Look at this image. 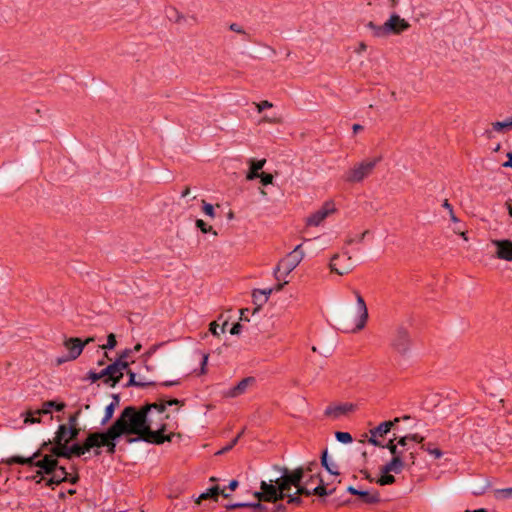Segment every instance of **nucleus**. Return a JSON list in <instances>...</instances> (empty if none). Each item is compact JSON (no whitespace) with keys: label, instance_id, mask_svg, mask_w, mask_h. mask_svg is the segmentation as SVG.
Wrapping results in <instances>:
<instances>
[{"label":"nucleus","instance_id":"nucleus-54","mask_svg":"<svg viewBox=\"0 0 512 512\" xmlns=\"http://www.w3.org/2000/svg\"><path fill=\"white\" fill-rule=\"evenodd\" d=\"M408 438H409V441H414L416 443H419V444H425L424 443V437L415 433V434H409L408 435Z\"/></svg>","mask_w":512,"mask_h":512},{"label":"nucleus","instance_id":"nucleus-30","mask_svg":"<svg viewBox=\"0 0 512 512\" xmlns=\"http://www.w3.org/2000/svg\"><path fill=\"white\" fill-rule=\"evenodd\" d=\"M494 496L496 499H512V487L496 489L494 491Z\"/></svg>","mask_w":512,"mask_h":512},{"label":"nucleus","instance_id":"nucleus-40","mask_svg":"<svg viewBox=\"0 0 512 512\" xmlns=\"http://www.w3.org/2000/svg\"><path fill=\"white\" fill-rule=\"evenodd\" d=\"M328 452L327 450H325L323 453H322V456H321V464L323 467H325V469L333 474V475H338L339 474V471L338 470H334V469H330V464L328 463Z\"/></svg>","mask_w":512,"mask_h":512},{"label":"nucleus","instance_id":"nucleus-47","mask_svg":"<svg viewBox=\"0 0 512 512\" xmlns=\"http://www.w3.org/2000/svg\"><path fill=\"white\" fill-rule=\"evenodd\" d=\"M259 178L264 186L272 184L273 182V175L269 173L261 172Z\"/></svg>","mask_w":512,"mask_h":512},{"label":"nucleus","instance_id":"nucleus-36","mask_svg":"<svg viewBox=\"0 0 512 512\" xmlns=\"http://www.w3.org/2000/svg\"><path fill=\"white\" fill-rule=\"evenodd\" d=\"M196 227L199 228L204 234L213 232L214 235H217V232L213 230L212 226L208 225L202 219L196 220Z\"/></svg>","mask_w":512,"mask_h":512},{"label":"nucleus","instance_id":"nucleus-42","mask_svg":"<svg viewBox=\"0 0 512 512\" xmlns=\"http://www.w3.org/2000/svg\"><path fill=\"white\" fill-rule=\"evenodd\" d=\"M442 206H443V208H445L449 212V216H450L451 221L458 222V218L456 217V215H455V213L453 211V207H452V205L449 203V201L447 199L444 200Z\"/></svg>","mask_w":512,"mask_h":512},{"label":"nucleus","instance_id":"nucleus-1","mask_svg":"<svg viewBox=\"0 0 512 512\" xmlns=\"http://www.w3.org/2000/svg\"><path fill=\"white\" fill-rule=\"evenodd\" d=\"M165 400H160L154 403H147L140 408L135 406H127L122 410V414L141 434V437L135 439H128V444L138 441H143L150 444L160 445L164 442H171L175 433L171 432L167 435L164 432L167 430V424L162 423L156 430H152V422L148 417L151 410H156L158 413L166 411Z\"/></svg>","mask_w":512,"mask_h":512},{"label":"nucleus","instance_id":"nucleus-32","mask_svg":"<svg viewBox=\"0 0 512 512\" xmlns=\"http://www.w3.org/2000/svg\"><path fill=\"white\" fill-rule=\"evenodd\" d=\"M421 449L427 451L436 459L440 458L443 455L442 451L439 448H433L431 443L422 444Z\"/></svg>","mask_w":512,"mask_h":512},{"label":"nucleus","instance_id":"nucleus-8","mask_svg":"<svg viewBox=\"0 0 512 512\" xmlns=\"http://www.w3.org/2000/svg\"><path fill=\"white\" fill-rule=\"evenodd\" d=\"M51 455L54 458H65L71 459L73 457H80L86 453L85 441L82 444L74 443L68 445L65 443L54 444V447L50 449Z\"/></svg>","mask_w":512,"mask_h":512},{"label":"nucleus","instance_id":"nucleus-26","mask_svg":"<svg viewBox=\"0 0 512 512\" xmlns=\"http://www.w3.org/2000/svg\"><path fill=\"white\" fill-rule=\"evenodd\" d=\"M252 297L254 304L257 306L253 313H256L268 301V296H265L264 291L256 289L253 291Z\"/></svg>","mask_w":512,"mask_h":512},{"label":"nucleus","instance_id":"nucleus-59","mask_svg":"<svg viewBox=\"0 0 512 512\" xmlns=\"http://www.w3.org/2000/svg\"><path fill=\"white\" fill-rule=\"evenodd\" d=\"M218 329H219V325L213 321L210 323L209 325V331L214 335V336H218L219 335V332H218Z\"/></svg>","mask_w":512,"mask_h":512},{"label":"nucleus","instance_id":"nucleus-31","mask_svg":"<svg viewBox=\"0 0 512 512\" xmlns=\"http://www.w3.org/2000/svg\"><path fill=\"white\" fill-rule=\"evenodd\" d=\"M80 431H81V429H80L79 425L77 426L74 424H68L67 433L69 434V436H68L69 443L78 438Z\"/></svg>","mask_w":512,"mask_h":512},{"label":"nucleus","instance_id":"nucleus-16","mask_svg":"<svg viewBox=\"0 0 512 512\" xmlns=\"http://www.w3.org/2000/svg\"><path fill=\"white\" fill-rule=\"evenodd\" d=\"M355 409V405L352 403H343L338 405H329L325 411L324 415L327 417H331L333 419H338L342 415L347 414Z\"/></svg>","mask_w":512,"mask_h":512},{"label":"nucleus","instance_id":"nucleus-9","mask_svg":"<svg viewBox=\"0 0 512 512\" xmlns=\"http://www.w3.org/2000/svg\"><path fill=\"white\" fill-rule=\"evenodd\" d=\"M304 477V469L299 467L292 472H289L288 469H284V473L280 478L275 480V483L280 486V489L285 493H288L291 490V486H295L296 488L302 484V480Z\"/></svg>","mask_w":512,"mask_h":512},{"label":"nucleus","instance_id":"nucleus-19","mask_svg":"<svg viewBox=\"0 0 512 512\" xmlns=\"http://www.w3.org/2000/svg\"><path fill=\"white\" fill-rule=\"evenodd\" d=\"M101 372L102 377L104 378V383L109 384L111 387H114L117 383L120 382V378H117V366L110 364Z\"/></svg>","mask_w":512,"mask_h":512},{"label":"nucleus","instance_id":"nucleus-45","mask_svg":"<svg viewBox=\"0 0 512 512\" xmlns=\"http://www.w3.org/2000/svg\"><path fill=\"white\" fill-rule=\"evenodd\" d=\"M492 126H493L494 131L501 132V131H503L504 128L511 127V124H509V120L503 121V122L497 121V122H494L492 124Z\"/></svg>","mask_w":512,"mask_h":512},{"label":"nucleus","instance_id":"nucleus-29","mask_svg":"<svg viewBox=\"0 0 512 512\" xmlns=\"http://www.w3.org/2000/svg\"><path fill=\"white\" fill-rule=\"evenodd\" d=\"M395 439H396V438L391 439V440H390L386 445H384V446H385V448H387V449L391 452V454H392V456H393V457H397V456H399V457H403V451H402V450H399V449H398V447H397L399 444H398V443H397V444H395V443H394Z\"/></svg>","mask_w":512,"mask_h":512},{"label":"nucleus","instance_id":"nucleus-5","mask_svg":"<svg viewBox=\"0 0 512 512\" xmlns=\"http://www.w3.org/2000/svg\"><path fill=\"white\" fill-rule=\"evenodd\" d=\"M304 252L302 245H297L293 251L288 253L286 257L281 259L274 269V277L277 281L286 278L303 260Z\"/></svg>","mask_w":512,"mask_h":512},{"label":"nucleus","instance_id":"nucleus-6","mask_svg":"<svg viewBox=\"0 0 512 512\" xmlns=\"http://www.w3.org/2000/svg\"><path fill=\"white\" fill-rule=\"evenodd\" d=\"M381 157L364 160L348 169L342 176L344 182L353 184L359 183L372 174Z\"/></svg>","mask_w":512,"mask_h":512},{"label":"nucleus","instance_id":"nucleus-44","mask_svg":"<svg viewBox=\"0 0 512 512\" xmlns=\"http://www.w3.org/2000/svg\"><path fill=\"white\" fill-rule=\"evenodd\" d=\"M368 234H369V230H365L361 235L356 236V238H354V237H348V238L346 239L345 243H346L347 245H351V244H353L354 242H362V241L364 240L365 236H366V235H368Z\"/></svg>","mask_w":512,"mask_h":512},{"label":"nucleus","instance_id":"nucleus-34","mask_svg":"<svg viewBox=\"0 0 512 512\" xmlns=\"http://www.w3.org/2000/svg\"><path fill=\"white\" fill-rule=\"evenodd\" d=\"M396 481L395 477L391 475L390 473L384 474L382 473L381 477L376 480V483L385 486L393 484Z\"/></svg>","mask_w":512,"mask_h":512},{"label":"nucleus","instance_id":"nucleus-18","mask_svg":"<svg viewBox=\"0 0 512 512\" xmlns=\"http://www.w3.org/2000/svg\"><path fill=\"white\" fill-rule=\"evenodd\" d=\"M405 466V459L403 457H392V459L381 467V472L384 474L394 472L399 474Z\"/></svg>","mask_w":512,"mask_h":512},{"label":"nucleus","instance_id":"nucleus-53","mask_svg":"<svg viewBox=\"0 0 512 512\" xmlns=\"http://www.w3.org/2000/svg\"><path fill=\"white\" fill-rule=\"evenodd\" d=\"M158 347L159 345H153L142 355L145 362L156 352Z\"/></svg>","mask_w":512,"mask_h":512},{"label":"nucleus","instance_id":"nucleus-14","mask_svg":"<svg viewBox=\"0 0 512 512\" xmlns=\"http://www.w3.org/2000/svg\"><path fill=\"white\" fill-rule=\"evenodd\" d=\"M354 295L356 297V308L359 316L353 331H359L363 329L366 325L368 319V309L363 297L357 290L354 291Z\"/></svg>","mask_w":512,"mask_h":512},{"label":"nucleus","instance_id":"nucleus-38","mask_svg":"<svg viewBox=\"0 0 512 512\" xmlns=\"http://www.w3.org/2000/svg\"><path fill=\"white\" fill-rule=\"evenodd\" d=\"M243 434L244 429L241 432H239L238 435L228 445H226L220 451H218L217 454H223L230 451L238 443L239 439L242 437Z\"/></svg>","mask_w":512,"mask_h":512},{"label":"nucleus","instance_id":"nucleus-35","mask_svg":"<svg viewBox=\"0 0 512 512\" xmlns=\"http://www.w3.org/2000/svg\"><path fill=\"white\" fill-rule=\"evenodd\" d=\"M115 408L116 407H114L113 404H109L106 406L104 417L101 420V425L107 424L112 419Z\"/></svg>","mask_w":512,"mask_h":512},{"label":"nucleus","instance_id":"nucleus-24","mask_svg":"<svg viewBox=\"0 0 512 512\" xmlns=\"http://www.w3.org/2000/svg\"><path fill=\"white\" fill-rule=\"evenodd\" d=\"M219 495H222L224 498H228L230 496L225 493L224 490H221L219 486H213L199 496V501L204 499H213L217 501Z\"/></svg>","mask_w":512,"mask_h":512},{"label":"nucleus","instance_id":"nucleus-27","mask_svg":"<svg viewBox=\"0 0 512 512\" xmlns=\"http://www.w3.org/2000/svg\"><path fill=\"white\" fill-rule=\"evenodd\" d=\"M127 374L129 375V381L127 382L126 386H135V387H148L155 385L154 382H142L136 380V374L132 370H127Z\"/></svg>","mask_w":512,"mask_h":512},{"label":"nucleus","instance_id":"nucleus-15","mask_svg":"<svg viewBox=\"0 0 512 512\" xmlns=\"http://www.w3.org/2000/svg\"><path fill=\"white\" fill-rule=\"evenodd\" d=\"M256 383V379L252 376L243 378L237 385L230 388L227 392H225V396L229 398H236L244 393H246L247 389L253 386Z\"/></svg>","mask_w":512,"mask_h":512},{"label":"nucleus","instance_id":"nucleus-11","mask_svg":"<svg viewBox=\"0 0 512 512\" xmlns=\"http://www.w3.org/2000/svg\"><path fill=\"white\" fill-rule=\"evenodd\" d=\"M64 346L68 350V356L62 357V358H57L56 362L58 365L66 362V361L77 359L81 355V353L85 347V343H83V341L80 338L75 337V338L67 339L64 342Z\"/></svg>","mask_w":512,"mask_h":512},{"label":"nucleus","instance_id":"nucleus-57","mask_svg":"<svg viewBox=\"0 0 512 512\" xmlns=\"http://www.w3.org/2000/svg\"><path fill=\"white\" fill-rule=\"evenodd\" d=\"M378 436H370V438L368 439V443L374 445V446H377V447H381V448H385L384 444H382V442H380L378 439H377Z\"/></svg>","mask_w":512,"mask_h":512},{"label":"nucleus","instance_id":"nucleus-3","mask_svg":"<svg viewBox=\"0 0 512 512\" xmlns=\"http://www.w3.org/2000/svg\"><path fill=\"white\" fill-rule=\"evenodd\" d=\"M273 480L270 483L262 481L260 483L261 491L254 492V497L259 501L269 502V503H277L280 500H283L285 497L288 498L289 504L301 505L302 500L300 497L294 496L289 493H285L280 489V486L275 483L273 484Z\"/></svg>","mask_w":512,"mask_h":512},{"label":"nucleus","instance_id":"nucleus-51","mask_svg":"<svg viewBox=\"0 0 512 512\" xmlns=\"http://www.w3.org/2000/svg\"><path fill=\"white\" fill-rule=\"evenodd\" d=\"M257 111L261 113L264 109H269L273 107V104L268 100H263L259 103H255Z\"/></svg>","mask_w":512,"mask_h":512},{"label":"nucleus","instance_id":"nucleus-4","mask_svg":"<svg viewBox=\"0 0 512 512\" xmlns=\"http://www.w3.org/2000/svg\"><path fill=\"white\" fill-rule=\"evenodd\" d=\"M366 27L372 31L375 37H386L389 35H399L410 28V24L398 14L393 13L382 25H376L369 21Z\"/></svg>","mask_w":512,"mask_h":512},{"label":"nucleus","instance_id":"nucleus-63","mask_svg":"<svg viewBox=\"0 0 512 512\" xmlns=\"http://www.w3.org/2000/svg\"><path fill=\"white\" fill-rule=\"evenodd\" d=\"M384 5L389 6L390 8H395L398 5L399 0H381Z\"/></svg>","mask_w":512,"mask_h":512},{"label":"nucleus","instance_id":"nucleus-43","mask_svg":"<svg viewBox=\"0 0 512 512\" xmlns=\"http://www.w3.org/2000/svg\"><path fill=\"white\" fill-rule=\"evenodd\" d=\"M34 415H37V414L35 413V411H34V412H32V411H28V412H27V414H26V417H25L24 422H25L26 424H35V423H40V421H41V420H40V418H39V417H35Z\"/></svg>","mask_w":512,"mask_h":512},{"label":"nucleus","instance_id":"nucleus-37","mask_svg":"<svg viewBox=\"0 0 512 512\" xmlns=\"http://www.w3.org/2000/svg\"><path fill=\"white\" fill-rule=\"evenodd\" d=\"M293 495L297 497H299L300 495L310 496L313 495V489H309L308 482H305L304 485L300 484V486L297 487V491Z\"/></svg>","mask_w":512,"mask_h":512},{"label":"nucleus","instance_id":"nucleus-56","mask_svg":"<svg viewBox=\"0 0 512 512\" xmlns=\"http://www.w3.org/2000/svg\"><path fill=\"white\" fill-rule=\"evenodd\" d=\"M262 501L257 500L254 503H248V507L255 509V511H262L265 506L261 503Z\"/></svg>","mask_w":512,"mask_h":512},{"label":"nucleus","instance_id":"nucleus-48","mask_svg":"<svg viewBox=\"0 0 512 512\" xmlns=\"http://www.w3.org/2000/svg\"><path fill=\"white\" fill-rule=\"evenodd\" d=\"M25 462H26V457H22V456H13L6 461V463L8 465H13V464L25 465Z\"/></svg>","mask_w":512,"mask_h":512},{"label":"nucleus","instance_id":"nucleus-10","mask_svg":"<svg viewBox=\"0 0 512 512\" xmlns=\"http://www.w3.org/2000/svg\"><path fill=\"white\" fill-rule=\"evenodd\" d=\"M330 269L331 272H334L338 275H346L352 272L355 268V264L353 259L347 252H345L342 256L339 254H335L330 261Z\"/></svg>","mask_w":512,"mask_h":512},{"label":"nucleus","instance_id":"nucleus-28","mask_svg":"<svg viewBox=\"0 0 512 512\" xmlns=\"http://www.w3.org/2000/svg\"><path fill=\"white\" fill-rule=\"evenodd\" d=\"M319 482H320L319 485L316 486L315 488H313V495L323 497V496L332 495L335 492V488L328 490L325 487L324 482L321 478H319Z\"/></svg>","mask_w":512,"mask_h":512},{"label":"nucleus","instance_id":"nucleus-50","mask_svg":"<svg viewBox=\"0 0 512 512\" xmlns=\"http://www.w3.org/2000/svg\"><path fill=\"white\" fill-rule=\"evenodd\" d=\"M81 408H79L77 411H75L73 414H71L69 417H68V424H74V425H79L78 424V420H79V417L81 415Z\"/></svg>","mask_w":512,"mask_h":512},{"label":"nucleus","instance_id":"nucleus-22","mask_svg":"<svg viewBox=\"0 0 512 512\" xmlns=\"http://www.w3.org/2000/svg\"><path fill=\"white\" fill-rule=\"evenodd\" d=\"M365 504H378L381 502L380 493L377 490H359L358 495Z\"/></svg>","mask_w":512,"mask_h":512},{"label":"nucleus","instance_id":"nucleus-61","mask_svg":"<svg viewBox=\"0 0 512 512\" xmlns=\"http://www.w3.org/2000/svg\"><path fill=\"white\" fill-rule=\"evenodd\" d=\"M241 330H242V325H241L240 323H235V324L232 326V328H231V330H230V333H231L232 335H238V334H240Z\"/></svg>","mask_w":512,"mask_h":512},{"label":"nucleus","instance_id":"nucleus-7","mask_svg":"<svg viewBox=\"0 0 512 512\" xmlns=\"http://www.w3.org/2000/svg\"><path fill=\"white\" fill-rule=\"evenodd\" d=\"M390 346L392 350L401 357L408 356L411 350L412 340L405 327L400 326L395 330L391 338Z\"/></svg>","mask_w":512,"mask_h":512},{"label":"nucleus","instance_id":"nucleus-62","mask_svg":"<svg viewBox=\"0 0 512 512\" xmlns=\"http://www.w3.org/2000/svg\"><path fill=\"white\" fill-rule=\"evenodd\" d=\"M259 176H260V172L254 171L253 168L250 167V170H249L246 178L248 180H253V179L259 178Z\"/></svg>","mask_w":512,"mask_h":512},{"label":"nucleus","instance_id":"nucleus-13","mask_svg":"<svg viewBox=\"0 0 512 512\" xmlns=\"http://www.w3.org/2000/svg\"><path fill=\"white\" fill-rule=\"evenodd\" d=\"M336 211L335 206L332 202H325L323 206L312 213L306 220L308 226H319L328 215Z\"/></svg>","mask_w":512,"mask_h":512},{"label":"nucleus","instance_id":"nucleus-60","mask_svg":"<svg viewBox=\"0 0 512 512\" xmlns=\"http://www.w3.org/2000/svg\"><path fill=\"white\" fill-rule=\"evenodd\" d=\"M244 507H248V503H234V504L226 505L227 510H234L237 508H244Z\"/></svg>","mask_w":512,"mask_h":512},{"label":"nucleus","instance_id":"nucleus-25","mask_svg":"<svg viewBox=\"0 0 512 512\" xmlns=\"http://www.w3.org/2000/svg\"><path fill=\"white\" fill-rule=\"evenodd\" d=\"M69 434L67 433V425L61 424L58 426V429L55 433V437L53 439L54 444H69L68 440Z\"/></svg>","mask_w":512,"mask_h":512},{"label":"nucleus","instance_id":"nucleus-49","mask_svg":"<svg viewBox=\"0 0 512 512\" xmlns=\"http://www.w3.org/2000/svg\"><path fill=\"white\" fill-rule=\"evenodd\" d=\"M265 163H266L265 159H261V160H257V161L251 160L250 161V164H251L250 167L253 168L254 171L259 172L263 168Z\"/></svg>","mask_w":512,"mask_h":512},{"label":"nucleus","instance_id":"nucleus-20","mask_svg":"<svg viewBox=\"0 0 512 512\" xmlns=\"http://www.w3.org/2000/svg\"><path fill=\"white\" fill-rule=\"evenodd\" d=\"M52 477L49 478L46 482V485L54 489V486L61 484L62 482H66L68 480V472L64 466H59L54 473L51 474Z\"/></svg>","mask_w":512,"mask_h":512},{"label":"nucleus","instance_id":"nucleus-46","mask_svg":"<svg viewBox=\"0 0 512 512\" xmlns=\"http://www.w3.org/2000/svg\"><path fill=\"white\" fill-rule=\"evenodd\" d=\"M203 203V212L210 216L211 218L215 217L214 207L213 205L207 203L205 200H202Z\"/></svg>","mask_w":512,"mask_h":512},{"label":"nucleus","instance_id":"nucleus-21","mask_svg":"<svg viewBox=\"0 0 512 512\" xmlns=\"http://www.w3.org/2000/svg\"><path fill=\"white\" fill-rule=\"evenodd\" d=\"M399 421L400 418H395L394 420L390 421H384L380 423L377 427L371 429L370 434H372V436L383 437L384 435L389 433L391 429L394 427V425Z\"/></svg>","mask_w":512,"mask_h":512},{"label":"nucleus","instance_id":"nucleus-23","mask_svg":"<svg viewBox=\"0 0 512 512\" xmlns=\"http://www.w3.org/2000/svg\"><path fill=\"white\" fill-rule=\"evenodd\" d=\"M66 407L65 403L60 402L57 403L56 401L50 400L43 403L42 408L35 411L37 415H45L51 413V409H55L56 411L60 412L63 411Z\"/></svg>","mask_w":512,"mask_h":512},{"label":"nucleus","instance_id":"nucleus-39","mask_svg":"<svg viewBox=\"0 0 512 512\" xmlns=\"http://www.w3.org/2000/svg\"><path fill=\"white\" fill-rule=\"evenodd\" d=\"M335 437H336V439H337L339 442H341V443H343V444L351 443V442H352V440H353V439H352L351 434H350V433H348V432H341V431H337V432L335 433Z\"/></svg>","mask_w":512,"mask_h":512},{"label":"nucleus","instance_id":"nucleus-33","mask_svg":"<svg viewBox=\"0 0 512 512\" xmlns=\"http://www.w3.org/2000/svg\"><path fill=\"white\" fill-rule=\"evenodd\" d=\"M113 365L117 366V378H120V380L123 377V371L128 369L129 363L126 360H122L118 358Z\"/></svg>","mask_w":512,"mask_h":512},{"label":"nucleus","instance_id":"nucleus-52","mask_svg":"<svg viewBox=\"0 0 512 512\" xmlns=\"http://www.w3.org/2000/svg\"><path fill=\"white\" fill-rule=\"evenodd\" d=\"M41 455V452L38 450L36 451L32 456L30 457H26V462H25V465H29V466H35L36 467V463H37V458Z\"/></svg>","mask_w":512,"mask_h":512},{"label":"nucleus","instance_id":"nucleus-64","mask_svg":"<svg viewBox=\"0 0 512 512\" xmlns=\"http://www.w3.org/2000/svg\"><path fill=\"white\" fill-rule=\"evenodd\" d=\"M131 354H132V349H125L124 351L121 352V354L119 355V358L122 360H126L127 358L130 357Z\"/></svg>","mask_w":512,"mask_h":512},{"label":"nucleus","instance_id":"nucleus-58","mask_svg":"<svg viewBox=\"0 0 512 512\" xmlns=\"http://www.w3.org/2000/svg\"><path fill=\"white\" fill-rule=\"evenodd\" d=\"M229 29L233 32L239 33V34H246V32L243 30V28L238 25L237 23H232L229 26Z\"/></svg>","mask_w":512,"mask_h":512},{"label":"nucleus","instance_id":"nucleus-55","mask_svg":"<svg viewBox=\"0 0 512 512\" xmlns=\"http://www.w3.org/2000/svg\"><path fill=\"white\" fill-rule=\"evenodd\" d=\"M87 378L90 379L92 382H96V381L100 380L103 377L101 375V372L97 373V372H94V371H89Z\"/></svg>","mask_w":512,"mask_h":512},{"label":"nucleus","instance_id":"nucleus-12","mask_svg":"<svg viewBox=\"0 0 512 512\" xmlns=\"http://www.w3.org/2000/svg\"><path fill=\"white\" fill-rule=\"evenodd\" d=\"M491 243L496 248L495 257L497 259L512 262V240L492 239Z\"/></svg>","mask_w":512,"mask_h":512},{"label":"nucleus","instance_id":"nucleus-41","mask_svg":"<svg viewBox=\"0 0 512 512\" xmlns=\"http://www.w3.org/2000/svg\"><path fill=\"white\" fill-rule=\"evenodd\" d=\"M117 344L116 336L113 333H110L107 336V343L100 346L101 349H113Z\"/></svg>","mask_w":512,"mask_h":512},{"label":"nucleus","instance_id":"nucleus-2","mask_svg":"<svg viewBox=\"0 0 512 512\" xmlns=\"http://www.w3.org/2000/svg\"><path fill=\"white\" fill-rule=\"evenodd\" d=\"M125 438V442L128 443V439H135L141 437L139 431L127 420V418L120 413L114 423L107 428L105 431L90 432L85 439L86 452L95 448L94 455H101L99 450L102 447H106V452L109 455H113L116 452L117 441L121 438Z\"/></svg>","mask_w":512,"mask_h":512},{"label":"nucleus","instance_id":"nucleus-17","mask_svg":"<svg viewBox=\"0 0 512 512\" xmlns=\"http://www.w3.org/2000/svg\"><path fill=\"white\" fill-rule=\"evenodd\" d=\"M36 467L40 468L44 474L50 475L59 467L58 460L50 455H45L37 460Z\"/></svg>","mask_w":512,"mask_h":512}]
</instances>
